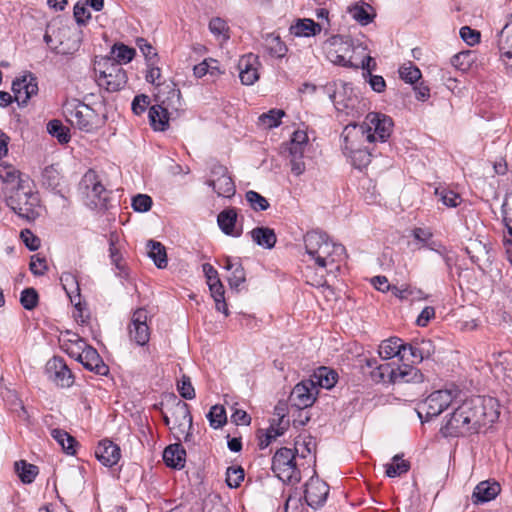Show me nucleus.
<instances>
[{
    "instance_id": "aec40b11",
    "label": "nucleus",
    "mask_w": 512,
    "mask_h": 512,
    "mask_svg": "<svg viewBox=\"0 0 512 512\" xmlns=\"http://www.w3.org/2000/svg\"><path fill=\"white\" fill-rule=\"evenodd\" d=\"M258 59L253 54L242 56L238 63L239 78L243 85H253L259 79Z\"/></svg>"
},
{
    "instance_id": "c03bdc74",
    "label": "nucleus",
    "mask_w": 512,
    "mask_h": 512,
    "mask_svg": "<svg viewBox=\"0 0 512 512\" xmlns=\"http://www.w3.org/2000/svg\"><path fill=\"white\" fill-rule=\"evenodd\" d=\"M112 54L114 55L113 60H108V62L114 63H129L134 58L136 51L134 48L128 47L123 43L114 44L112 47Z\"/></svg>"
},
{
    "instance_id": "9b49d317",
    "label": "nucleus",
    "mask_w": 512,
    "mask_h": 512,
    "mask_svg": "<svg viewBox=\"0 0 512 512\" xmlns=\"http://www.w3.org/2000/svg\"><path fill=\"white\" fill-rule=\"evenodd\" d=\"M156 87V103L175 113V116H179V112L183 110V105L181 100V92L176 87V84L174 82H163L157 83Z\"/></svg>"
},
{
    "instance_id": "c756f323",
    "label": "nucleus",
    "mask_w": 512,
    "mask_h": 512,
    "mask_svg": "<svg viewBox=\"0 0 512 512\" xmlns=\"http://www.w3.org/2000/svg\"><path fill=\"white\" fill-rule=\"evenodd\" d=\"M0 180L4 184L2 188L4 195L8 194L10 189L14 190L25 183L15 168L3 163L0 164Z\"/></svg>"
},
{
    "instance_id": "b1692460",
    "label": "nucleus",
    "mask_w": 512,
    "mask_h": 512,
    "mask_svg": "<svg viewBox=\"0 0 512 512\" xmlns=\"http://www.w3.org/2000/svg\"><path fill=\"white\" fill-rule=\"evenodd\" d=\"M237 210L233 207L224 209L217 216V223L221 231L232 237H239L242 234V229L236 228Z\"/></svg>"
},
{
    "instance_id": "49530a36",
    "label": "nucleus",
    "mask_w": 512,
    "mask_h": 512,
    "mask_svg": "<svg viewBox=\"0 0 512 512\" xmlns=\"http://www.w3.org/2000/svg\"><path fill=\"white\" fill-rule=\"evenodd\" d=\"M61 174L55 165H50L44 168L41 175L43 186L49 189H57L61 183Z\"/></svg>"
},
{
    "instance_id": "1a4fd4ad",
    "label": "nucleus",
    "mask_w": 512,
    "mask_h": 512,
    "mask_svg": "<svg viewBox=\"0 0 512 512\" xmlns=\"http://www.w3.org/2000/svg\"><path fill=\"white\" fill-rule=\"evenodd\" d=\"M343 151H349L364 146L365 143L375 142V134L370 133V128L362 124H348L343 132Z\"/></svg>"
},
{
    "instance_id": "39448f33",
    "label": "nucleus",
    "mask_w": 512,
    "mask_h": 512,
    "mask_svg": "<svg viewBox=\"0 0 512 512\" xmlns=\"http://www.w3.org/2000/svg\"><path fill=\"white\" fill-rule=\"evenodd\" d=\"M299 453V447L295 450L282 447L278 449L272 458V471L284 483H298L301 473L298 469L295 457Z\"/></svg>"
},
{
    "instance_id": "774afa93",
    "label": "nucleus",
    "mask_w": 512,
    "mask_h": 512,
    "mask_svg": "<svg viewBox=\"0 0 512 512\" xmlns=\"http://www.w3.org/2000/svg\"><path fill=\"white\" fill-rule=\"evenodd\" d=\"M74 18L79 25H85L91 18L90 12L87 10L85 5L81 2H77L73 8Z\"/></svg>"
},
{
    "instance_id": "864d4df0",
    "label": "nucleus",
    "mask_w": 512,
    "mask_h": 512,
    "mask_svg": "<svg viewBox=\"0 0 512 512\" xmlns=\"http://www.w3.org/2000/svg\"><path fill=\"white\" fill-rule=\"evenodd\" d=\"M435 194L439 196V200L447 207H457L461 202L459 194L446 188H436Z\"/></svg>"
},
{
    "instance_id": "052dcab7",
    "label": "nucleus",
    "mask_w": 512,
    "mask_h": 512,
    "mask_svg": "<svg viewBox=\"0 0 512 512\" xmlns=\"http://www.w3.org/2000/svg\"><path fill=\"white\" fill-rule=\"evenodd\" d=\"M209 30L216 36H223L224 39H228L229 27L226 21L220 17L212 18L209 22Z\"/></svg>"
},
{
    "instance_id": "f3484780",
    "label": "nucleus",
    "mask_w": 512,
    "mask_h": 512,
    "mask_svg": "<svg viewBox=\"0 0 512 512\" xmlns=\"http://www.w3.org/2000/svg\"><path fill=\"white\" fill-rule=\"evenodd\" d=\"M12 91L15 101L21 106L26 105L28 100L38 93L37 78L29 73L20 79H16L12 83Z\"/></svg>"
},
{
    "instance_id": "2f4dec72",
    "label": "nucleus",
    "mask_w": 512,
    "mask_h": 512,
    "mask_svg": "<svg viewBox=\"0 0 512 512\" xmlns=\"http://www.w3.org/2000/svg\"><path fill=\"white\" fill-rule=\"evenodd\" d=\"M250 235L257 245L265 249H272L277 242L274 230L268 227H256L250 231Z\"/></svg>"
},
{
    "instance_id": "7ed1b4c3",
    "label": "nucleus",
    "mask_w": 512,
    "mask_h": 512,
    "mask_svg": "<svg viewBox=\"0 0 512 512\" xmlns=\"http://www.w3.org/2000/svg\"><path fill=\"white\" fill-rule=\"evenodd\" d=\"M44 41L56 54L73 55L80 47V38L75 31L66 25H47Z\"/></svg>"
},
{
    "instance_id": "412c9836",
    "label": "nucleus",
    "mask_w": 512,
    "mask_h": 512,
    "mask_svg": "<svg viewBox=\"0 0 512 512\" xmlns=\"http://www.w3.org/2000/svg\"><path fill=\"white\" fill-rule=\"evenodd\" d=\"M95 456L104 466L112 467L120 459V448L110 440H102L95 450Z\"/></svg>"
},
{
    "instance_id": "393cba45",
    "label": "nucleus",
    "mask_w": 512,
    "mask_h": 512,
    "mask_svg": "<svg viewBox=\"0 0 512 512\" xmlns=\"http://www.w3.org/2000/svg\"><path fill=\"white\" fill-rule=\"evenodd\" d=\"M498 53L507 73L512 75V35L508 28L498 35Z\"/></svg>"
},
{
    "instance_id": "69168bd1",
    "label": "nucleus",
    "mask_w": 512,
    "mask_h": 512,
    "mask_svg": "<svg viewBox=\"0 0 512 512\" xmlns=\"http://www.w3.org/2000/svg\"><path fill=\"white\" fill-rule=\"evenodd\" d=\"M152 203V198L146 194H138L132 199V207L137 212L149 211Z\"/></svg>"
},
{
    "instance_id": "a211bd4d",
    "label": "nucleus",
    "mask_w": 512,
    "mask_h": 512,
    "mask_svg": "<svg viewBox=\"0 0 512 512\" xmlns=\"http://www.w3.org/2000/svg\"><path fill=\"white\" fill-rule=\"evenodd\" d=\"M76 359L85 369L98 375L104 376L109 373L108 366L104 363L97 350L92 346L86 345Z\"/></svg>"
},
{
    "instance_id": "6e6552de",
    "label": "nucleus",
    "mask_w": 512,
    "mask_h": 512,
    "mask_svg": "<svg viewBox=\"0 0 512 512\" xmlns=\"http://www.w3.org/2000/svg\"><path fill=\"white\" fill-rule=\"evenodd\" d=\"M65 115L70 124L81 131L92 132L103 124L94 109L84 103H78L73 107H67Z\"/></svg>"
},
{
    "instance_id": "ddd939ff",
    "label": "nucleus",
    "mask_w": 512,
    "mask_h": 512,
    "mask_svg": "<svg viewBox=\"0 0 512 512\" xmlns=\"http://www.w3.org/2000/svg\"><path fill=\"white\" fill-rule=\"evenodd\" d=\"M329 494V486L318 476H312L305 484L304 498L308 506L318 509L324 505Z\"/></svg>"
},
{
    "instance_id": "4be33fe9",
    "label": "nucleus",
    "mask_w": 512,
    "mask_h": 512,
    "mask_svg": "<svg viewBox=\"0 0 512 512\" xmlns=\"http://www.w3.org/2000/svg\"><path fill=\"white\" fill-rule=\"evenodd\" d=\"M378 352L382 359H390L397 356L401 360H409V357L406 355V344L398 337H391L382 341Z\"/></svg>"
},
{
    "instance_id": "f03ea898",
    "label": "nucleus",
    "mask_w": 512,
    "mask_h": 512,
    "mask_svg": "<svg viewBox=\"0 0 512 512\" xmlns=\"http://www.w3.org/2000/svg\"><path fill=\"white\" fill-rule=\"evenodd\" d=\"M304 244L306 253L321 268H326L345 258V247L331 242L324 232H307L304 236Z\"/></svg>"
},
{
    "instance_id": "4c0bfd02",
    "label": "nucleus",
    "mask_w": 512,
    "mask_h": 512,
    "mask_svg": "<svg viewBox=\"0 0 512 512\" xmlns=\"http://www.w3.org/2000/svg\"><path fill=\"white\" fill-rule=\"evenodd\" d=\"M344 153L351 159V163L355 168L362 169L371 162L372 153L365 145Z\"/></svg>"
},
{
    "instance_id": "4468645a",
    "label": "nucleus",
    "mask_w": 512,
    "mask_h": 512,
    "mask_svg": "<svg viewBox=\"0 0 512 512\" xmlns=\"http://www.w3.org/2000/svg\"><path fill=\"white\" fill-rule=\"evenodd\" d=\"M147 319V311L144 308H138L134 311L128 327L130 339L140 346L146 345L150 339Z\"/></svg>"
},
{
    "instance_id": "13d9d810",
    "label": "nucleus",
    "mask_w": 512,
    "mask_h": 512,
    "mask_svg": "<svg viewBox=\"0 0 512 512\" xmlns=\"http://www.w3.org/2000/svg\"><path fill=\"white\" fill-rule=\"evenodd\" d=\"M177 390L184 399L192 400L195 398V390L189 376L182 375L177 382Z\"/></svg>"
},
{
    "instance_id": "a19ab883",
    "label": "nucleus",
    "mask_w": 512,
    "mask_h": 512,
    "mask_svg": "<svg viewBox=\"0 0 512 512\" xmlns=\"http://www.w3.org/2000/svg\"><path fill=\"white\" fill-rule=\"evenodd\" d=\"M51 436L67 454L74 455L76 453L75 446L77 445V441L69 433L62 429H53Z\"/></svg>"
},
{
    "instance_id": "5701e85b",
    "label": "nucleus",
    "mask_w": 512,
    "mask_h": 512,
    "mask_svg": "<svg viewBox=\"0 0 512 512\" xmlns=\"http://www.w3.org/2000/svg\"><path fill=\"white\" fill-rule=\"evenodd\" d=\"M435 352V346L430 339H421L406 344V354L409 353L412 363L421 362Z\"/></svg>"
},
{
    "instance_id": "6ab92c4d",
    "label": "nucleus",
    "mask_w": 512,
    "mask_h": 512,
    "mask_svg": "<svg viewBox=\"0 0 512 512\" xmlns=\"http://www.w3.org/2000/svg\"><path fill=\"white\" fill-rule=\"evenodd\" d=\"M172 415L176 421H178V430L179 433L184 435V441H189L191 437V433L189 431L192 429V415L190 413L189 405L182 400H177L174 405Z\"/></svg>"
},
{
    "instance_id": "f257e3e1",
    "label": "nucleus",
    "mask_w": 512,
    "mask_h": 512,
    "mask_svg": "<svg viewBox=\"0 0 512 512\" xmlns=\"http://www.w3.org/2000/svg\"><path fill=\"white\" fill-rule=\"evenodd\" d=\"M496 418V412L486 411L485 399L479 396L466 399L454 410L441 432L446 437L467 436L478 433L480 428L493 423Z\"/></svg>"
},
{
    "instance_id": "bb28decb",
    "label": "nucleus",
    "mask_w": 512,
    "mask_h": 512,
    "mask_svg": "<svg viewBox=\"0 0 512 512\" xmlns=\"http://www.w3.org/2000/svg\"><path fill=\"white\" fill-rule=\"evenodd\" d=\"M163 460L168 467L180 470L185 466L186 451L181 444H171L164 449Z\"/></svg>"
},
{
    "instance_id": "a18cd8bd",
    "label": "nucleus",
    "mask_w": 512,
    "mask_h": 512,
    "mask_svg": "<svg viewBox=\"0 0 512 512\" xmlns=\"http://www.w3.org/2000/svg\"><path fill=\"white\" fill-rule=\"evenodd\" d=\"M15 470L23 483H32L38 475V467L27 463L25 460H20L15 463Z\"/></svg>"
},
{
    "instance_id": "5fc2aeb1",
    "label": "nucleus",
    "mask_w": 512,
    "mask_h": 512,
    "mask_svg": "<svg viewBox=\"0 0 512 512\" xmlns=\"http://www.w3.org/2000/svg\"><path fill=\"white\" fill-rule=\"evenodd\" d=\"M285 115L283 110L272 109L267 113H263L259 117V121L268 128H274L280 125L281 118Z\"/></svg>"
},
{
    "instance_id": "de8ad7c7",
    "label": "nucleus",
    "mask_w": 512,
    "mask_h": 512,
    "mask_svg": "<svg viewBox=\"0 0 512 512\" xmlns=\"http://www.w3.org/2000/svg\"><path fill=\"white\" fill-rule=\"evenodd\" d=\"M47 131L53 137L62 143H68L70 140V129L62 124L60 120L54 119L47 123Z\"/></svg>"
},
{
    "instance_id": "58836bf2",
    "label": "nucleus",
    "mask_w": 512,
    "mask_h": 512,
    "mask_svg": "<svg viewBox=\"0 0 512 512\" xmlns=\"http://www.w3.org/2000/svg\"><path fill=\"white\" fill-rule=\"evenodd\" d=\"M148 256L154 261L155 265L162 269L167 266V254L164 245L158 241L149 240L147 242Z\"/></svg>"
},
{
    "instance_id": "6e6d98bb",
    "label": "nucleus",
    "mask_w": 512,
    "mask_h": 512,
    "mask_svg": "<svg viewBox=\"0 0 512 512\" xmlns=\"http://www.w3.org/2000/svg\"><path fill=\"white\" fill-rule=\"evenodd\" d=\"M399 75L406 83L414 84L421 78V71L417 66L410 63L408 66L400 67Z\"/></svg>"
},
{
    "instance_id": "e2e57ef3",
    "label": "nucleus",
    "mask_w": 512,
    "mask_h": 512,
    "mask_svg": "<svg viewBox=\"0 0 512 512\" xmlns=\"http://www.w3.org/2000/svg\"><path fill=\"white\" fill-rule=\"evenodd\" d=\"M202 512H228L218 496L208 497L203 502Z\"/></svg>"
},
{
    "instance_id": "bf43d9fd",
    "label": "nucleus",
    "mask_w": 512,
    "mask_h": 512,
    "mask_svg": "<svg viewBox=\"0 0 512 512\" xmlns=\"http://www.w3.org/2000/svg\"><path fill=\"white\" fill-rule=\"evenodd\" d=\"M244 480V470L242 467H229L226 472V483L231 488H237Z\"/></svg>"
},
{
    "instance_id": "e433bc0d",
    "label": "nucleus",
    "mask_w": 512,
    "mask_h": 512,
    "mask_svg": "<svg viewBox=\"0 0 512 512\" xmlns=\"http://www.w3.org/2000/svg\"><path fill=\"white\" fill-rule=\"evenodd\" d=\"M264 47L266 51L272 56L276 58H283L288 48L284 42L281 41L278 35L273 33L267 34L264 38Z\"/></svg>"
},
{
    "instance_id": "dca6fc26",
    "label": "nucleus",
    "mask_w": 512,
    "mask_h": 512,
    "mask_svg": "<svg viewBox=\"0 0 512 512\" xmlns=\"http://www.w3.org/2000/svg\"><path fill=\"white\" fill-rule=\"evenodd\" d=\"M317 393L314 380H303L293 388L289 400L293 406L304 409L313 405Z\"/></svg>"
},
{
    "instance_id": "7c9ffc66",
    "label": "nucleus",
    "mask_w": 512,
    "mask_h": 512,
    "mask_svg": "<svg viewBox=\"0 0 512 512\" xmlns=\"http://www.w3.org/2000/svg\"><path fill=\"white\" fill-rule=\"evenodd\" d=\"M321 30L320 24L308 18L298 19L289 29L290 33L296 37L315 36L319 34Z\"/></svg>"
},
{
    "instance_id": "2eb2a0df",
    "label": "nucleus",
    "mask_w": 512,
    "mask_h": 512,
    "mask_svg": "<svg viewBox=\"0 0 512 512\" xmlns=\"http://www.w3.org/2000/svg\"><path fill=\"white\" fill-rule=\"evenodd\" d=\"M364 125L370 128V133L375 134V141L386 142L393 130L392 119L384 114L370 112L366 115Z\"/></svg>"
},
{
    "instance_id": "79ce46f5",
    "label": "nucleus",
    "mask_w": 512,
    "mask_h": 512,
    "mask_svg": "<svg viewBox=\"0 0 512 512\" xmlns=\"http://www.w3.org/2000/svg\"><path fill=\"white\" fill-rule=\"evenodd\" d=\"M208 286L215 301V307L217 311L222 312L225 316H228L229 311L224 298L225 290L222 282L219 279L215 282H212V284Z\"/></svg>"
},
{
    "instance_id": "9d476101",
    "label": "nucleus",
    "mask_w": 512,
    "mask_h": 512,
    "mask_svg": "<svg viewBox=\"0 0 512 512\" xmlns=\"http://www.w3.org/2000/svg\"><path fill=\"white\" fill-rule=\"evenodd\" d=\"M106 64L105 70L100 71L97 76L98 85L109 92H117L127 83L126 71L119 63L107 61Z\"/></svg>"
},
{
    "instance_id": "37998d69",
    "label": "nucleus",
    "mask_w": 512,
    "mask_h": 512,
    "mask_svg": "<svg viewBox=\"0 0 512 512\" xmlns=\"http://www.w3.org/2000/svg\"><path fill=\"white\" fill-rule=\"evenodd\" d=\"M395 372L396 368H394L391 364L385 363L376 366L371 371V378L375 382H389L395 384Z\"/></svg>"
},
{
    "instance_id": "c85d7f7f",
    "label": "nucleus",
    "mask_w": 512,
    "mask_h": 512,
    "mask_svg": "<svg viewBox=\"0 0 512 512\" xmlns=\"http://www.w3.org/2000/svg\"><path fill=\"white\" fill-rule=\"evenodd\" d=\"M175 113L165 109L159 104H155L149 109V119L154 130L165 131L169 127V120L173 118Z\"/></svg>"
},
{
    "instance_id": "a878e982",
    "label": "nucleus",
    "mask_w": 512,
    "mask_h": 512,
    "mask_svg": "<svg viewBox=\"0 0 512 512\" xmlns=\"http://www.w3.org/2000/svg\"><path fill=\"white\" fill-rule=\"evenodd\" d=\"M413 238L421 244L419 248H427L444 256L446 248L438 241L433 240V233L430 229L416 227L412 230Z\"/></svg>"
},
{
    "instance_id": "c9c22d12",
    "label": "nucleus",
    "mask_w": 512,
    "mask_h": 512,
    "mask_svg": "<svg viewBox=\"0 0 512 512\" xmlns=\"http://www.w3.org/2000/svg\"><path fill=\"white\" fill-rule=\"evenodd\" d=\"M206 184L212 187L220 197L231 198L236 192L235 183L230 174L218 181H206Z\"/></svg>"
},
{
    "instance_id": "20e7f679",
    "label": "nucleus",
    "mask_w": 512,
    "mask_h": 512,
    "mask_svg": "<svg viewBox=\"0 0 512 512\" xmlns=\"http://www.w3.org/2000/svg\"><path fill=\"white\" fill-rule=\"evenodd\" d=\"M7 203L20 217L31 221L38 216L39 199L37 194L24 184L5 195Z\"/></svg>"
},
{
    "instance_id": "0e129e2a",
    "label": "nucleus",
    "mask_w": 512,
    "mask_h": 512,
    "mask_svg": "<svg viewBox=\"0 0 512 512\" xmlns=\"http://www.w3.org/2000/svg\"><path fill=\"white\" fill-rule=\"evenodd\" d=\"M246 280L245 271L242 265L237 262L236 267L232 270L231 276L228 278L229 286L231 289H238L241 284Z\"/></svg>"
},
{
    "instance_id": "8fccbe9b",
    "label": "nucleus",
    "mask_w": 512,
    "mask_h": 512,
    "mask_svg": "<svg viewBox=\"0 0 512 512\" xmlns=\"http://www.w3.org/2000/svg\"><path fill=\"white\" fill-rule=\"evenodd\" d=\"M207 418L212 428H221L227 422L225 408L222 405L212 406L207 414Z\"/></svg>"
},
{
    "instance_id": "4d7b16f0",
    "label": "nucleus",
    "mask_w": 512,
    "mask_h": 512,
    "mask_svg": "<svg viewBox=\"0 0 512 512\" xmlns=\"http://www.w3.org/2000/svg\"><path fill=\"white\" fill-rule=\"evenodd\" d=\"M38 300V293L34 288H26L21 292L20 303L26 310H33Z\"/></svg>"
},
{
    "instance_id": "ea45409f",
    "label": "nucleus",
    "mask_w": 512,
    "mask_h": 512,
    "mask_svg": "<svg viewBox=\"0 0 512 512\" xmlns=\"http://www.w3.org/2000/svg\"><path fill=\"white\" fill-rule=\"evenodd\" d=\"M410 470V462L403 459L402 454H396L392 462L385 465V474L390 477H398Z\"/></svg>"
},
{
    "instance_id": "473e14b6",
    "label": "nucleus",
    "mask_w": 512,
    "mask_h": 512,
    "mask_svg": "<svg viewBox=\"0 0 512 512\" xmlns=\"http://www.w3.org/2000/svg\"><path fill=\"white\" fill-rule=\"evenodd\" d=\"M337 378L338 374L334 370L323 366L315 371L310 380H314L316 388L320 386L322 388L331 389L335 386Z\"/></svg>"
},
{
    "instance_id": "f704fd0d",
    "label": "nucleus",
    "mask_w": 512,
    "mask_h": 512,
    "mask_svg": "<svg viewBox=\"0 0 512 512\" xmlns=\"http://www.w3.org/2000/svg\"><path fill=\"white\" fill-rule=\"evenodd\" d=\"M422 381L423 374L416 367L404 364L396 368L395 383H418Z\"/></svg>"
},
{
    "instance_id": "680f3d73",
    "label": "nucleus",
    "mask_w": 512,
    "mask_h": 512,
    "mask_svg": "<svg viewBox=\"0 0 512 512\" xmlns=\"http://www.w3.org/2000/svg\"><path fill=\"white\" fill-rule=\"evenodd\" d=\"M283 433V428H275L273 425H271L263 435L259 436V448H267L273 440H275L278 436L283 435Z\"/></svg>"
},
{
    "instance_id": "09e8293b",
    "label": "nucleus",
    "mask_w": 512,
    "mask_h": 512,
    "mask_svg": "<svg viewBox=\"0 0 512 512\" xmlns=\"http://www.w3.org/2000/svg\"><path fill=\"white\" fill-rule=\"evenodd\" d=\"M475 61L476 55L471 50L462 51L451 58V64L462 71L468 70Z\"/></svg>"
},
{
    "instance_id": "423d86ee",
    "label": "nucleus",
    "mask_w": 512,
    "mask_h": 512,
    "mask_svg": "<svg viewBox=\"0 0 512 512\" xmlns=\"http://www.w3.org/2000/svg\"><path fill=\"white\" fill-rule=\"evenodd\" d=\"M80 188L86 197V204L92 209L107 210L110 206V192L102 185L97 173L88 170L81 182Z\"/></svg>"
},
{
    "instance_id": "338daca9",
    "label": "nucleus",
    "mask_w": 512,
    "mask_h": 512,
    "mask_svg": "<svg viewBox=\"0 0 512 512\" xmlns=\"http://www.w3.org/2000/svg\"><path fill=\"white\" fill-rule=\"evenodd\" d=\"M465 251L473 263H478L480 258L479 254L487 253L486 246L476 240L470 241L469 245L466 246Z\"/></svg>"
},
{
    "instance_id": "72a5a7b5",
    "label": "nucleus",
    "mask_w": 512,
    "mask_h": 512,
    "mask_svg": "<svg viewBox=\"0 0 512 512\" xmlns=\"http://www.w3.org/2000/svg\"><path fill=\"white\" fill-rule=\"evenodd\" d=\"M371 11H373L372 6L364 2L356 3L348 8L352 18L361 25H368L373 21L375 14Z\"/></svg>"
},
{
    "instance_id": "603ef678",
    "label": "nucleus",
    "mask_w": 512,
    "mask_h": 512,
    "mask_svg": "<svg viewBox=\"0 0 512 512\" xmlns=\"http://www.w3.org/2000/svg\"><path fill=\"white\" fill-rule=\"evenodd\" d=\"M245 198L254 211H265L269 208L268 200L256 191L246 192Z\"/></svg>"
},
{
    "instance_id": "3c124183",
    "label": "nucleus",
    "mask_w": 512,
    "mask_h": 512,
    "mask_svg": "<svg viewBox=\"0 0 512 512\" xmlns=\"http://www.w3.org/2000/svg\"><path fill=\"white\" fill-rule=\"evenodd\" d=\"M117 241H118V235L116 233H111L109 235L110 258H111L112 263L115 265V267L120 271L118 273V275L119 276H127L124 266L121 264V254L115 246Z\"/></svg>"
},
{
    "instance_id": "f8f14e48",
    "label": "nucleus",
    "mask_w": 512,
    "mask_h": 512,
    "mask_svg": "<svg viewBox=\"0 0 512 512\" xmlns=\"http://www.w3.org/2000/svg\"><path fill=\"white\" fill-rule=\"evenodd\" d=\"M46 374L58 387L68 388L74 384V375L62 357L54 356L45 365Z\"/></svg>"
},
{
    "instance_id": "cd10ccee",
    "label": "nucleus",
    "mask_w": 512,
    "mask_h": 512,
    "mask_svg": "<svg viewBox=\"0 0 512 512\" xmlns=\"http://www.w3.org/2000/svg\"><path fill=\"white\" fill-rule=\"evenodd\" d=\"M499 483L482 481L474 489L472 499L474 503H485L493 500L500 493Z\"/></svg>"
},
{
    "instance_id": "0eeeda50",
    "label": "nucleus",
    "mask_w": 512,
    "mask_h": 512,
    "mask_svg": "<svg viewBox=\"0 0 512 512\" xmlns=\"http://www.w3.org/2000/svg\"><path fill=\"white\" fill-rule=\"evenodd\" d=\"M457 395V389H444L432 392L418 404L416 408L418 417L421 421H429L437 417L451 405Z\"/></svg>"
}]
</instances>
